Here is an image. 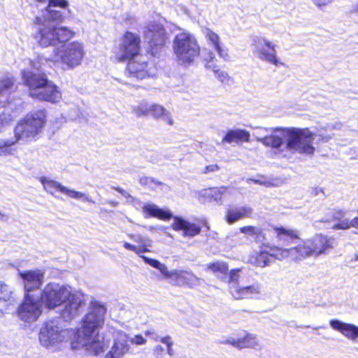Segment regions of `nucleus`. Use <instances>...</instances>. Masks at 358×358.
Instances as JSON below:
<instances>
[{"instance_id":"nucleus-1","label":"nucleus","mask_w":358,"mask_h":358,"mask_svg":"<svg viewBox=\"0 0 358 358\" xmlns=\"http://www.w3.org/2000/svg\"><path fill=\"white\" fill-rule=\"evenodd\" d=\"M106 308L104 305L96 301L91 302L89 312L82 320L80 329L75 334L73 348H85L93 355H98L103 351L104 345L100 340L99 331L104 324Z\"/></svg>"},{"instance_id":"nucleus-2","label":"nucleus","mask_w":358,"mask_h":358,"mask_svg":"<svg viewBox=\"0 0 358 358\" xmlns=\"http://www.w3.org/2000/svg\"><path fill=\"white\" fill-rule=\"evenodd\" d=\"M274 238L280 248H274L278 260L291 258L301 261L313 257L308 239L302 240L300 232L296 229L282 226H272Z\"/></svg>"},{"instance_id":"nucleus-3","label":"nucleus","mask_w":358,"mask_h":358,"mask_svg":"<svg viewBox=\"0 0 358 358\" xmlns=\"http://www.w3.org/2000/svg\"><path fill=\"white\" fill-rule=\"evenodd\" d=\"M280 136L270 134L262 139L264 145L278 149L285 140L286 149L299 154L313 155L315 148L313 145V134L308 129L296 127L277 128Z\"/></svg>"},{"instance_id":"nucleus-4","label":"nucleus","mask_w":358,"mask_h":358,"mask_svg":"<svg viewBox=\"0 0 358 358\" xmlns=\"http://www.w3.org/2000/svg\"><path fill=\"white\" fill-rule=\"evenodd\" d=\"M41 68V65L32 62L31 70L22 71V81L28 87L29 96L40 101L59 102L62 99L61 92L44 73L40 72Z\"/></svg>"},{"instance_id":"nucleus-5","label":"nucleus","mask_w":358,"mask_h":358,"mask_svg":"<svg viewBox=\"0 0 358 358\" xmlns=\"http://www.w3.org/2000/svg\"><path fill=\"white\" fill-rule=\"evenodd\" d=\"M45 123L43 111L27 114L13 129L14 138L19 143L27 144L38 138Z\"/></svg>"},{"instance_id":"nucleus-6","label":"nucleus","mask_w":358,"mask_h":358,"mask_svg":"<svg viewBox=\"0 0 358 358\" xmlns=\"http://www.w3.org/2000/svg\"><path fill=\"white\" fill-rule=\"evenodd\" d=\"M142 209L143 213L161 220H166L173 217L171 228L176 231H181L183 237L193 238L199 234L201 231L200 225L181 217H173L169 210L160 208L154 203H146L142 207Z\"/></svg>"},{"instance_id":"nucleus-7","label":"nucleus","mask_w":358,"mask_h":358,"mask_svg":"<svg viewBox=\"0 0 358 358\" xmlns=\"http://www.w3.org/2000/svg\"><path fill=\"white\" fill-rule=\"evenodd\" d=\"M84 55L83 44L73 41L54 48L52 54L46 59L62 64L64 69H70L80 65Z\"/></svg>"},{"instance_id":"nucleus-8","label":"nucleus","mask_w":358,"mask_h":358,"mask_svg":"<svg viewBox=\"0 0 358 358\" xmlns=\"http://www.w3.org/2000/svg\"><path fill=\"white\" fill-rule=\"evenodd\" d=\"M173 49L177 60L185 65L192 63L200 52V47L195 37L186 31L176 36Z\"/></svg>"},{"instance_id":"nucleus-9","label":"nucleus","mask_w":358,"mask_h":358,"mask_svg":"<svg viewBox=\"0 0 358 358\" xmlns=\"http://www.w3.org/2000/svg\"><path fill=\"white\" fill-rule=\"evenodd\" d=\"M72 335L75 336V331L64 329L59 320H50L41 329L39 341L43 346L54 348L66 341Z\"/></svg>"},{"instance_id":"nucleus-10","label":"nucleus","mask_w":358,"mask_h":358,"mask_svg":"<svg viewBox=\"0 0 358 358\" xmlns=\"http://www.w3.org/2000/svg\"><path fill=\"white\" fill-rule=\"evenodd\" d=\"M37 39L41 46L55 45L71 39L75 32L62 24H40Z\"/></svg>"},{"instance_id":"nucleus-11","label":"nucleus","mask_w":358,"mask_h":358,"mask_svg":"<svg viewBox=\"0 0 358 358\" xmlns=\"http://www.w3.org/2000/svg\"><path fill=\"white\" fill-rule=\"evenodd\" d=\"M128 236L130 239L138 243V245H135L129 243L124 242L123 244L124 248L138 255L146 264L155 268H157L164 276L166 271H168V268L165 264H162L157 259L149 258L143 255H140L141 253L150 252L148 248L152 247V241L148 237L143 236L141 234L136 235L134 234H128Z\"/></svg>"},{"instance_id":"nucleus-12","label":"nucleus","mask_w":358,"mask_h":358,"mask_svg":"<svg viewBox=\"0 0 358 358\" xmlns=\"http://www.w3.org/2000/svg\"><path fill=\"white\" fill-rule=\"evenodd\" d=\"M70 296L71 289L69 287L50 282L43 288L41 299L45 307L53 309L66 302Z\"/></svg>"},{"instance_id":"nucleus-13","label":"nucleus","mask_w":358,"mask_h":358,"mask_svg":"<svg viewBox=\"0 0 358 358\" xmlns=\"http://www.w3.org/2000/svg\"><path fill=\"white\" fill-rule=\"evenodd\" d=\"M141 38L138 35L127 31L121 39L118 48L115 52V59L123 62L139 55Z\"/></svg>"},{"instance_id":"nucleus-14","label":"nucleus","mask_w":358,"mask_h":358,"mask_svg":"<svg viewBox=\"0 0 358 358\" xmlns=\"http://www.w3.org/2000/svg\"><path fill=\"white\" fill-rule=\"evenodd\" d=\"M40 181L44 189L52 195H54L57 192H59L71 199H83L87 202H93L85 193L69 189L56 180L42 176L40 178Z\"/></svg>"},{"instance_id":"nucleus-15","label":"nucleus","mask_w":358,"mask_h":358,"mask_svg":"<svg viewBox=\"0 0 358 358\" xmlns=\"http://www.w3.org/2000/svg\"><path fill=\"white\" fill-rule=\"evenodd\" d=\"M126 74L130 77L143 79L152 73L148 67V58L146 55H139L127 60Z\"/></svg>"},{"instance_id":"nucleus-16","label":"nucleus","mask_w":358,"mask_h":358,"mask_svg":"<svg viewBox=\"0 0 358 358\" xmlns=\"http://www.w3.org/2000/svg\"><path fill=\"white\" fill-rule=\"evenodd\" d=\"M42 313L40 301L35 300L27 294L23 303L18 307L17 315L26 322L36 320Z\"/></svg>"},{"instance_id":"nucleus-17","label":"nucleus","mask_w":358,"mask_h":358,"mask_svg":"<svg viewBox=\"0 0 358 358\" xmlns=\"http://www.w3.org/2000/svg\"><path fill=\"white\" fill-rule=\"evenodd\" d=\"M274 248H280V246L278 243L275 244L274 243L262 244L259 252L250 255L249 262L259 267H265L269 265L271 258L278 259L275 255L276 252L274 250Z\"/></svg>"},{"instance_id":"nucleus-18","label":"nucleus","mask_w":358,"mask_h":358,"mask_svg":"<svg viewBox=\"0 0 358 358\" xmlns=\"http://www.w3.org/2000/svg\"><path fill=\"white\" fill-rule=\"evenodd\" d=\"M129 336L122 330H116L113 334V344L106 358H122L131 352Z\"/></svg>"},{"instance_id":"nucleus-19","label":"nucleus","mask_w":358,"mask_h":358,"mask_svg":"<svg viewBox=\"0 0 358 358\" xmlns=\"http://www.w3.org/2000/svg\"><path fill=\"white\" fill-rule=\"evenodd\" d=\"M64 308L62 310V317L68 321L79 315L85 307V297L79 293H72L65 302Z\"/></svg>"},{"instance_id":"nucleus-20","label":"nucleus","mask_w":358,"mask_h":358,"mask_svg":"<svg viewBox=\"0 0 358 358\" xmlns=\"http://www.w3.org/2000/svg\"><path fill=\"white\" fill-rule=\"evenodd\" d=\"M313 257L327 254L334 248V238L324 234H317L308 239Z\"/></svg>"},{"instance_id":"nucleus-21","label":"nucleus","mask_w":358,"mask_h":358,"mask_svg":"<svg viewBox=\"0 0 358 358\" xmlns=\"http://www.w3.org/2000/svg\"><path fill=\"white\" fill-rule=\"evenodd\" d=\"M18 273L22 280L24 291L29 292L39 289L43 283L45 273L41 269L20 271Z\"/></svg>"},{"instance_id":"nucleus-22","label":"nucleus","mask_w":358,"mask_h":358,"mask_svg":"<svg viewBox=\"0 0 358 358\" xmlns=\"http://www.w3.org/2000/svg\"><path fill=\"white\" fill-rule=\"evenodd\" d=\"M15 303L13 289L0 281V312L2 314L8 313L15 308Z\"/></svg>"},{"instance_id":"nucleus-23","label":"nucleus","mask_w":358,"mask_h":358,"mask_svg":"<svg viewBox=\"0 0 358 358\" xmlns=\"http://www.w3.org/2000/svg\"><path fill=\"white\" fill-rule=\"evenodd\" d=\"M258 43L259 45V47H257L259 57L263 60L274 64L275 66H278L280 62L276 57L275 45L266 40H263L262 41L259 40Z\"/></svg>"},{"instance_id":"nucleus-24","label":"nucleus","mask_w":358,"mask_h":358,"mask_svg":"<svg viewBox=\"0 0 358 358\" xmlns=\"http://www.w3.org/2000/svg\"><path fill=\"white\" fill-rule=\"evenodd\" d=\"M331 327L341 332L345 337L355 340L358 337V327L349 323H345L337 320L330 321Z\"/></svg>"},{"instance_id":"nucleus-25","label":"nucleus","mask_w":358,"mask_h":358,"mask_svg":"<svg viewBox=\"0 0 358 358\" xmlns=\"http://www.w3.org/2000/svg\"><path fill=\"white\" fill-rule=\"evenodd\" d=\"M239 271L240 270H232L230 272V292L236 299H243L246 294V288L239 285Z\"/></svg>"},{"instance_id":"nucleus-26","label":"nucleus","mask_w":358,"mask_h":358,"mask_svg":"<svg viewBox=\"0 0 358 358\" xmlns=\"http://www.w3.org/2000/svg\"><path fill=\"white\" fill-rule=\"evenodd\" d=\"M203 34L206 38L212 43L220 57L224 60H227L229 59L227 49L220 44L218 35L209 29H205Z\"/></svg>"},{"instance_id":"nucleus-27","label":"nucleus","mask_w":358,"mask_h":358,"mask_svg":"<svg viewBox=\"0 0 358 358\" xmlns=\"http://www.w3.org/2000/svg\"><path fill=\"white\" fill-rule=\"evenodd\" d=\"M159 25L160 24H150L148 27L145 37L151 45H162L164 42V33Z\"/></svg>"},{"instance_id":"nucleus-28","label":"nucleus","mask_w":358,"mask_h":358,"mask_svg":"<svg viewBox=\"0 0 358 358\" xmlns=\"http://www.w3.org/2000/svg\"><path fill=\"white\" fill-rule=\"evenodd\" d=\"M15 138L0 139V157L15 156L18 152Z\"/></svg>"},{"instance_id":"nucleus-29","label":"nucleus","mask_w":358,"mask_h":358,"mask_svg":"<svg viewBox=\"0 0 358 358\" xmlns=\"http://www.w3.org/2000/svg\"><path fill=\"white\" fill-rule=\"evenodd\" d=\"M149 114H150L154 118L163 120L170 125L173 124L171 113L166 108L159 104L150 105Z\"/></svg>"},{"instance_id":"nucleus-30","label":"nucleus","mask_w":358,"mask_h":358,"mask_svg":"<svg viewBox=\"0 0 358 358\" xmlns=\"http://www.w3.org/2000/svg\"><path fill=\"white\" fill-rule=\"evenodd\" d=\"M246 139V132L244 130L234 129L229 130L225 136L222 138V143H228L230 144H238Z\"/></svg>"},{"instance_id":"nucleus-31","label":"nucleus","mask_w":358,"mask_h":358,"mask_svg":"<svg viewBox=\"0 0 358 358\" xmlns=\"http://www.w3.org/2000/svg\"><path fill=\"white\" fill-rule=\"evenodd\" d=\"M248 239H250L252 242L261 243V245L268 243L264 242L266 238L262 229L255 226H248Z\"/></svg>"},{"instance_id":"nucleus-32","label":"nucleus","mask_w":358,"mask_h":358,"mask_svg":"<svg viewBox=\"0 0 358 358\" xmlns=\"http://www.w3.org/2000/svg\"><path fill=\"white\" fill-rule=\"evenodd\" d=\"M246 213L245 207L233 206L228 209L226 215V219L229 224H232L238 220L244 217Z\"/></svg>"},{"instance_id":"nucleus-33","label":"nucleus","mask_w":358,"mask_h":358,"mask_svg":"<svg viewBox=\"0 0 358 358\" xmlns=\"http://www.w3.org/2000/svg\"><path fill=\"white\" fill-rule=\"evenodd\" d=\"M164 278L169 279L170 283L173 285L178 286L185 285V275L184 271L174 270L169 271L168 270L164 275Z\"/></svg>"},{"instance_id":"nucleus-34","label":"nucleus","mask_w":358,"mask_h":358,"mask_svg":"<svg viewBox=\"0 0 358 358\" xmlns=\"http://www.w3.org/2000/svg\"><path fill=\"white\" fill-rule=\"evenodd\" d=\"M231 192V190L230 189L221 187L210 189L207 191L206 194L208 196L212 197L214 201H220L222 197L227 196V195L230 194Z\"/></svg>"},{"instance_id":"nucleus-35","label":"nucleus","mask_w":358,"mask_h":358,"mask_svg":"<svg viewBox=\"0 0 358 358\" xmlns=\"http://www.w3.org/2000/svg\"><path fill=\"white\" fill-rule=\"evenodd\" d=\"M351 227L358 228V217H354L351 221L348 219H345L341 222L334 224L331 229L334 230H346Z\"/></svg>"},{"instance_id":"nucleus-36","label":"nucleus","mask_w":358,"mask_h":358,"mask_svg":"<svg viewBox=\"0 0 358 358\" xmlns=\"http://www.w3.org/2000/svg\"><path fill=\"white\" fill-rule=\"evenodd\" d=\"M43 17L46 21H63L64 20L63 15L59 10L50 8H45Z\"/></svg>"},{"instance_id":"nucleus-37","label":"nucleus","mask_w":358,"mask_h":358,"mask_svg":"<svg viewBox=\"0 0 358 358\" xmlns=\"http://www.w3.org/2000/svg\"><path fill=\"white\" fill-rule=\"evenodd\" d=\"M207 268L215 273L225 274L228 271V265L225 262L219 261L208 264Z\"/></svg>"},{"instance_id":"nucleus-38","label":"nucleus","mask_w":358,"mask_h":358,"mask_svg":"<svg viewBox=\"0 0 358 358\" xmlns=\"http://www.w3.org/2000/svg\"><path fill=\"white\" fill-rule=\"evenodd\" d=\"M150 106L147 103H141L132 108L131 113L136 117H140L149 114Z\"/></svg>"},{"instance_id":"nucleus-39","label":"nucleus","mask_w":358,"mask_h":358,"mask_svg":"<svg viewBox=\"0 0 358 358\" xmlns=\"http://www.w3.org/2000/svg\"><path fill=\"white\" fill-rule=\"evenodd\" d=\"M206 67L212 69V71L214 72L216 78L222 83H225L228 81L229 76L224 71L220 70L216 66H212L210 65H207Z\"/></svg>"},{"instance_id":"nucleus-40","label":"nucleus","mask_w":358,"mask_h":358,"mask_svg":"<svg viewBox=\"0 0 358 358\" xmlns=\"http://www.w3.org/2000/svg\"><path fill=\"white\" fill-rule=\"evenodd\" d=\"M185 285L195 286L199 284L200 279L197 278L194 273L189 271H185Z\"/></svg>"},{"instance_id":"nucleus-41","label":"nucleus","mask_w":358,"mask_h":358,"mask_svg":"<svg viewBox=\"0 0 358 358\" xmlns=\"http://www.w3.org/2000/svg\"><path fill=\"white\" fill-rule=\"evenodd\" d=\"M220 343L231 344L238 349H243L246 347V341H245V338L235 339L234 338H229L226 341H221Z\"/></svg>"},{"instance_id":"nucleus-42","label":"nucleus","mask_w":358,"mask_h":358,"mask_svg":"<svg viewBox=\"0 0 358 358\" xmlns=\"http://www.w3.org/2000/svg\"><path fill=\"white\" fill-rule=\"evenodd\" d=\"M14 85L12 78L6 77L0 80V93L6 90H10Z\"/></svg>"},{"instance_id":"nucleus-43","label":"nucleus","mask_w":358,"mask_h":358,"mask_svg":"<svg viewBox=\"0 0 358 358\" xmlns=\"http://www.w3.org/2000/svg\"><path fill=\"white\" fill-rule=\"evenodd\" d=\"M129 343L136 345H143L147 343V340L141 334H136L133 337L129 336Z\"/></svg>"},{"instance_id":"nucleus-44","label":"nucleus","mask_w":358,"mask_h":358,"mask_svg":"<svg viewBox=\"0 0 358 358\" xmlns=\"http://www.w3.org/2000/svg\"><path fill=\"white\" fill-rule=\"evenodd\" d=\"M262 289L259 284H254L248 286V294L250 295L251 298H257L261 294Z\"/></svg>"},{"instance_id":"nucleus-45","label":"nucleus","mask_w":358,"mask_h":358,"mask_svg":"<svg viewBox=\"0 0 358 358\" xmlns=\"http://www.w3.org/2000/svg\"><path fill=\"white\" fill-rule=\"evenodd\" d=\"M345 213L341 209H336L331 213V220L336 222V223L345 220Z\"/></svg>"},{"instance_id":"nucleus-46","label":"nucleus","mask_w":358,"mask_h":358,"mask_svg":"<svg viewBox=\"0 0 358 358\" xmlns=\"http://www.w3.org/2000/svg\"><path fill=\"white\" fill-rule=\"evenodd\" d=\"M68 6V2L66 0H49V3L47 8H52V7L65 8Z\"/></svg>"},{"instance_id":"nucleus-47","label":"nucleus","mask_w":358,"mask_h":358,"mask_svg":"<svg viewBox=\"0 0 358 358\" xmlns=\"http://www.w3.org/2000/svg\"><path fill=\"white\" fill-rule=\"evenodd\" d=\"M12 120V119L9 116H6L5 114H2L0 115V132L2 129L8 125L9 122Z\"/></svg>"},{"instance_id":"nucleus-48","label":"nucleus","mask_w":358,"mask_h":358,"mask_svg":"<svg viewBox=\"0 0 358 358\" xmlns=\"http://www.w3.org/2000/svg\"><path fill=\"white\" fill-rule=\"evenodd\" d=\"M220 170V167L217 164H210L206 166L203 171V173L207 174L213 172H216Z\"/></svg>"},{"instance_id":"nucleus-49","label":"nucleus","mask_w":358,"mask_h":358,"mask_svg":"<svg viewBox=\"0 0 358 358\" xmlns=\"http://www.w3.org/2000/svg\"><path fill=\"white\" fill-rule=\"evenodd\" d=\"M153 353L156 358H163L164 355V348L162 345H157L155 347L153 350Z\"/></svg>"},{"instance_id":"nucleus-50","label":"nucleus","mask_w":358,"mask_h":358,"mask_svg":"<svg viewBox=\"0 0 358 358\" xmlns=\"http://www.w3.org/2000/svg\"><path fill=\"white\" fill-rule=\"evenodd\" d=\"M257 341L255 336L248 334V348H255L257 345Z\"/></svg>"},{"instance_id":"nucleus-51","label":"nucleus","mask_w":358,"mask_h":358,"mask_svg":"<svg viewBox=\"0 0 358 358\" xmlns=\"http://www.w3.org/2000/svg\"><path fill=\"white\" fill-rule=\"evenodd\" d=\"M160 341H161V343L165 344L166 345V347L173 345L171 338L169 336L161 338Z\"/></svg>"},{"instance_id":"nucleus-52","label":"nucleus","mask_w":358,"mask_h":358,"mask_svg":"<svg viewBox=\"0 0 358 358\" xmlns=\"http://www.w3.org/2000/svg\"><path fill=\"white\" fill-rule=\"evenodd\" d=\"M330 2H331V0H314V3L319 8L327 6Z\"/></svg>"},{"instance_id":"nucleus-53","label":"nucleus","mask_w":358,"mask_h":358,"mask_svg":"<svg viewBox=\"0 0 358 358\" xmlns=\"http://www.w3.org/2000/svg\"><path fill=\"white\" fill-rule=\"evenodd\" d=\"M150 182H154L153 179L151 178L145 177V178H141L140 180V182L142 184H147V183H149Z\"/></svg>"},{"instance_id":"nucleus-54","label":"nucleus","mask_w":358,"mask_h":358,"mask_svg":"<svg viewBox=\"0 0 358 358\" xmlns=\"http://www.w3.org/2000/svg\"><path fill=\"white\" fill-rule=\"evenodd\" d=\"M157 157H158V155L157 153H153L152 155H151V158H150V160L152 163H157L158 162V160H157Z\"/></svg>"},{"instance_id":"nucleus-55","label":"nucleus","mask_w":358,"mask_h":358,"mask_svg":"<svg viewBox=\"0 0 358 358\" xmlns=\"http://www.w3.org/2000/svg\"><path fill=\"white\" fill-rule=\"evenodd\" d=\"M173 345H169V346H167V353L170 355V356H173L174 355V350L172 348Z\"/></svg>"},{"instance_id":"nucleus-56","label":"nucleus","mask_w":358,"mask_h":358,"mask_svg":"<svg viewBox=\"0 0 358 358\" xmlns=\"http://www.w3.org/2000/svg\"><path fill=\"white\" fill-rule=\"evenodd\" d=\"M120 194H121L123 196H124V197H126V198H128V197L131 196H130V194H129L127 192H126L125 190H124V189H123L122 191H121V193H120Z\"/></svg>"},{"instance_id":"nucleus-57","label":"nucleus","mask_w":358,"mask_h":358,"mask_svg":"<svg viewBox=\"0 0 358 358\" xmlns=\"http://www.w3.org/2000/svg\"><path fill=\"white\" fill-rule=\"evenodd\" d=\"M114 189L117 191L118 192L121 193V191L123 190V189L120 188V187H114Z\"/></svg>"},{"instance_id":"nucleus-58","label":"nucleus","mask_w":358,"mask_h":358,"mask_svg":"<svg viewBox=\"0 0 358 358\" xmlns=\"http://www.w3.org/2000/svg\"><path fill=\"white\" fill-rule=\"evenodd\" d=\"M151 334H152L151 331H145V336H150V335H151Z\"/></svg>"},{"instance_id":"nucleus-59","label":"nucleus","mask_w":358,"mask_h":358,"mask_svg":"<svg viewBox=\"0 0 358 358\" xmlns=\"http://www.w3.org/2000/svg\"><path fill=\"white\" fill-rule=\"evenodd\" d=\"M246 230V228L245 227H243L241 228V231L242 232H245V231Z\"/></svg>"},{"instance_id":"nucleus-60","label":"nucleus","mask_w":358,"mask_h":358,"mask_svg":"<svg viewBox=\"0 0 358 358\" xmlns=\"http://www.w3.org/2000/svg\"><path fill=\"white\" fill-rule=\"evenodd\" d=\"M355 260H358V254L355 255Z\"/></svg>"},{"instance_id":"nucleus-61","label":"nucleus","mask_w":358,"mask_h":358,"mask_svg":"<svg viewBox=\"0 0 358 358\" xmlns=\"http://www.w3.org/2000/svg\"><path fill=\"white\" fill-rule=\"evenodd\" d=\"M38 2H45L47 0H36Z\"/></svg>"},{"instance_id":"nucleus-62","label":"nucleus","mask_w":358,"mask_h":358,"mask_svg":"<svg viewBox=\"0 0 358 358\" xmlns=\"http://www.w3.org/2000/svg\"><path fill=\"white\" fill-rule=\"evenodd\" d=\"M5 216V215L3 213H2L1 212H0V217H2Z\"/></svg>"},{"instance_id":"nucleus-63","label":"nucleus","mask_w":358,"mask_h":358,"mask_svg":"<svg viewBox=\"0 0 358 358\" xmlns=\"http://www.w3.org/2000/svg\"><path fill=\"white\" fill-rule=\"evenodd\" d=\"M247 136H248V138L249 137V134H248H248H247Z\"/></svg>"},{"instance_id":"nucleus-64","label":"nucleus","mask_w":358,"mask_h":358,"mask_svg":"<svg viewBox=\"0 0 358 358\" xmlns=\"http://www.w3.org/2000/svg\"><path fill=\"white\" fill-rule=\"evenodd\" d=\"M357 213H358V210H357Z\"/></svg>"}]
</instances>
